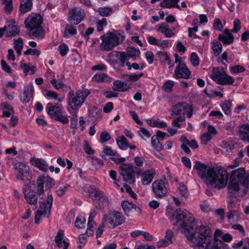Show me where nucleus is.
Returning <instances> with one entry per match:
<instances>
[{
	"mask_svg": "<svg viewBox=\"0 0 249 249\" xmlns=\"http://www.w3.org/2000/svg\"><path fill=\"white\" fill-rule=\"evenodd\" d=\"M194 168L199 176L204 179L206 183L213 188L221 189L226 184L227 171L221 168L209 167L199 161H196Z\"/></svg>",
	"mask_w": 249,
	"mask_h": 249,
	"instance_id": "1",
	"label": "nucleus"
},
{
	"mask_svg": "<svg viewBox=\"0 0 249 249\" xmlns=\"http://www.w3.org/2000/svg\"><path fill=\"white\" fill-rule=\"evenodd\" d=\"M227 174L228 194L230 197H236L239 196L240 191L243 187L244 192L246 193L249 184V173L244 168H239ZM227 181H226V183Z\"/></svg>",
	"mask_w": 249,
	"mask_h": 249,
	"instance_id": "2",
	"label": "nucleus"
},
{
	"mask_svg": "<svg viewBox=\"0 0 249 249\" xmlns=\"http://www.w3.org/2000/svg\"><path fill=\"white\" fill-rule=\"evenodd\" d=\"M212 231L208 226L201 225L197 228L195 233L189 231L185 235L192 243L195 249H205L209 241H212Z\"/></svg>",
	"mask_w": 249,
	"mask_h": 249,
	"instance_id": "3",
	"label": "nucleus"
},
{
	"mask_svg": "<svg viewBox=\"0 0 249 249\" xmlns=\"http://www.w3.org/2000/svg\"><path fill=\"white\" fill-rule=\"evenodd\" d=\"M174 218L176 220V223L181 222L179 227V229L185 235L187 233H189V227L193 230L196 226L195 220L193 215L185 210L177 209L173 214L171 220H173Z\"/></svg>",
	"mask_w": 249,
	"mask_h": 249,
	"instance_id": "4",
	"label": "nucleus"
},
{
	"mask_svg": "<svg viewBox=\"0 0 249 249\" xmlns=\"http://www.w3.org/2000/svg\"><path fill=\"white\" fill-rule=\"evenodd\" d=\"M42 17L39 14L32 13L25 20V27L29 30L28 35L38 39H42L44 37V31L41 24L42 22Z\"/></svg>",
	"mask_w": 249,
	"mask_h": 249,
	"instance_id": "5",
	"label": "nucleus"
},
{
	"mask_svg": "<svg viewBox=\"0 0 249 249\" xmlns=\"http://www.w3.org/2000/svg\"><path fill=\"white\" fill-rule=\"evenodd\" d=\"M119 169L120 174L123 177L124 180L129 184H132L135 181V172L138 174L141 173L140 169L130 163L122 164Z\"/></svg>",
	"mask_w": 249,
	"mask_h": 249,
	"instance_id": "6",
	"label": "nucleus"
},
{
	"mask_svg": "<svg viewBox=\"0 0 249 249\" xmlns=\"http://www.w3.org/2000/svg\"><path fill=\"white\" fill-rule=\"evenodd\" d=\"M211 77L218 84L232 85L234 82V79L228 75L223 68H213Z\"/></svg>",
	"mask_w": 249,
	"mask_h": 249,
	"instance_id": "7",
	"label": "nucleus"
},
{
	"mask_svg": "<svg viewBox=\"0 0 249 249\" xmlns=\"http://www.w3.org/2000/svg\"><path fill=\"white\" fill-rule=\"evenodd\" d=\"M53 202V196L48 195L46 202H39V208L35 215V222L36 224L39 223L42 216L49 217Z\"/></svg>",
	"mask_w": 249,
	"mask_h": 249,
	"instance_id": "8",
	"label": "nucleus"
},
{
	"mask_svg": "<svg viewBox=\"0 0 249 249\" xmlns=\"http://www.w3.org/2000/svg\"><path fill=\"white\" fill-rule=\"evenodd\" d=\"M102 43L100 45V49L103 51L111 50L115 46L120 43L119 38L115 33L108 32L101 36Z\"/></svg>",
	"mask_w": 249,
	"mask_h": 249,
	"instance_id": "9",
	"label": "nucleus"
},
{
	"mask_svg": "<svg viewBox=\"0 0 249 249\" xmlns=\"http://www.w3.org/2000/svg\"><path fill=\"white\" fill-rule=\"evenodd\" d=\"M90 94L88 89H83L77 91L75 95L71 96L69 100V104L73 109H76L80 107L85 102L86 97Z\"/></svg>",
	"mask_w": 249,
	"mask_h": 249,
	"instance_id": "10",
	"label": "nucleus"
},
{
	"mask_svg": "<svg viewBox=\"0 0 249 249\" xmlns=\"http://www.w3.org/2000/svg\"><path fill=\"white\" fill-rule=\"evenodd\" d=\"M103 220V222L108 221L113 228L123 224L125 221L123 214L116 211H111L108 214H104Z\"/></svg>",
	"mask_w": 249,
	"mask_h": 249,
	"instance_id": "11",
	"label": "nucleus"
},
{
	"mask_svg": "<svg viewBox=\"0 0 249 249\" xmlns=\"http://www.w3.org/2000/svg\"><path fill=\"white\" fill-rule=\"evenodd\" d=\"M171 111L173 114L176 115H185L186 113L188 117L190 118L193 115V108L191 105L183 102L173 106Z\"/></svg>",
	"mask_w": 249,
	"mask_h": 249,
	"instance_id": "12",
	"label": "nucleus"
},
{
	"mask_svg": "<svg viewBox=\"0 0 249 249\" xmlns=\"http://www.w3.org/2000/svg\"><path fill=\"white\" fill-rule=\"evenodd\" d=\"M85 17L84 10L80 7H75L69 12L68 20L74 25H77L83 20Z\"/></svg>",
	"mask_w": 249,
	"mask_h": 249,
	"instance_id": "13",
	"label": "nucleus"
},
{
	"mask_svg": "<svg viewBox=\"0 0 249 249\" xmlns=\"http://www.w3.org/2000/svg\"><path fill=\"white\" fill-rule=\"evenodd\" d=\"M152 190L156 197L161 198L167 195V189L165 182L161 179L157 180L153 182Z\"/></svg>",
	"mask_w": 249,
	"mask_h": 249,
	"instance_id": "14",
	"label": "nucleus"
},
{
	"mask_svg": "<svg viewBox=\"0 0 249 249\" xmlns=\"http://www.w3.org/2000/svg\"><path fill=\"white\" fill-rule=\"evenodd\" d=\"M24 196L27 203L30 205H36L37 202L38 197L36 193L31 189L30 185L27 184L23 189Z\"/></svg>",
	"mask_w": 249,
	"mask_h": 249,
	"instance_id": "15",
	"label": "nucleus"
},
{
	"mask_svg": "<svg viewBox=\"0 0 249 249\" xmlns=\"http://www.w3.org/2000/svg\"><path fill=\"white\" fill-rule=\"evenodd\" d=\"M190 73L186 64L183 62L179 63L175 70V74L177 78L188 79Z\"/></svg>",
	"mask_w": 249,
	"mask_h": 249,
	"instance_id": "16",
	"label": "nucleus"
},
{
	"mask_svg": "<svg viewBox=\"0 0 249 249\" xmlns=\"http://www.w3.org/2000/svg\"><path fill=\"white\" fill-rule=\"evenodd\" d=\"M218 40L221 41L224 45H229L233 43L234 36L231 33L230 30L227 28L225 29L222 34L219 35Z\"/></svg>",
	"mask_w": 249,
	"mask_h": 249,
	"instance_id": "17",
	"label": "nucleus"
},
{
	"mask_svg": "<svg viewBox=\"0 0 249 249\" xmlns=\"http://www.w3.org/2000/svg\"><path fill=\"white\" fill-rule=\"evenodd\" d=\"M238 133L240 139L249 142V124H243L239 126Z\"/></svg>",
	"mask_w": 249,
	"mask_h": 249,
	"instance_id": "18",
	"label": "nucleus"
},
{
	"mask_svg": "<svg viewBox=\"0 0 249 249\" xmlns=\"http://www.w3.org/2000/svg\"><path fill=\"white\" fill-rule=\"evenodd\" d=\"M121 205L125 215L127 216H132L134 211H136L137 209L141 211V210L138 207H137L136 205L127 201H123L122 202Z\"/></svg>",
	"mask_w": 249,
	"mask_h": 249,
	"instance_id": "19",
	"label": "nucleus"
},
{
	"mask_svg": "<svg viewBox=\"0 0 249 249\" xmlns=\"http://www.w3.org/2000/svg\"><path fill=\"white\" fill-rule=\"evenodd\" d=\"M16 169L18 171V173L17 175V178L18 179L24 180V174L29 173V167L23 162H18L16 165Z\"/></svg>",
	"mask_w": 249,
	"mask_h": 249,
	"instance_id": "20",
	"label": "nucleus"
},
{
	"mask_svg": "<svg viewBox=\"0 0 249 249\" xmlns=\"http://www.w3.org/2000/svg\"><path fill=\"white\" fill-rule=\"evenodd\" d=\"M47 111L52 119H54L60 113H62V107L60 106H53L52 103L47 105Z\"/></svg>",
	"mask_w": 249,
	"mask_h": 249,
	"instance_id": "21",
	"label": "nucleus"
},
{
	"mask_svg": "<svg viewBox=\"0 0 249 249\" xmlns=\"http://www.w3.org/2000/svg\"><path fill=\"white\" fill-rule=\"evenodd\" d=\"M155 170L150 169L145 171L142 175V182L143 185H148L152 181L155 175Z\"/></svg>",
	"mask_w": 249,
	"mask_h": 249,
	"instance_id": "22",
	"label": "nucleus"
},
{
	"mask_svg": "<svg viewBox=\"0 0 249 249\" xmlns=\"http://www.w3.org/2000/svg\"><path fill=\"white\" fill-rule=\"evenodd\" d=\"M30 162L33 165L43 171L47 170L48 165L44 160L32 158L30 160Z\"/></svg>",
	"mask_w": 249,
	"mask_h": 249,
	"instance_id": "23",
	"label": "nucleus"
},
{
	"mask_svg": "<svg viewBox=\"0 0 249 249\" xmlns=\"http://www.w3.org/2000/svg\"><path fill=\"white\" fill-rule=\"evenodd\" d=\"M34 91V89L32 85H30L26 87L23 92V95L21 98L22 102L23 103L29 102Z\"/></svg>",
	"mask_w": 249,
	"mask_h": 249,
	"instance_id": "24",
	"label": "nucleus"
},
{
	"mask_svg": "<svg viewBox=\"0 0 249 249\" xmlns=\"http://www.w3.org/2000/svg\"><path fill=\"white\" fill-rule=\"evenodd\" d=\"M157 31L164 34L165 36L167 37H170L175 36V33L172 30L168 28V26L165 23L160 24Z\"/></svg>",
	"mask_w": 249,
	"mask_h": 249,
	"instance_id": "25",
	"label": "nucleus"
},
{
	"mask_svg": "<svg viewBox=\"0 0 249 249\" xmlns=\"http://www.w3.org/2000/svg\"><path fill=\"white\" fill-rule=\"evenodd\" d=\"M140 50L133 47H128L127 49L126 52L124 53V55L128 59L131 58L135 60L140 57Z\"/></svg>",
	"mask_w": 249,
	"mask_h": 249,
	"instance_id": "26",
	"label": "nucleus"
},
{
	"mask_svg": "<svg viewBox=\"0 0 249 249\" xmlns=\"http://www.w3.org/2000/svg\"><path fill=\"white\" fill-rule=\"evenodd\" d=\"M129 88V86L121 81L116 80L113 83V89L115 91L124 92L127 91Z\"/></svg>",
	"mask_w": 249,
	"mask_h": 249,
	"instance_id": "27",
	"label": "nucleus"
},
{
	"mask_svg": "<svg viewBox=\"0 0 249 249\" xmlns=\"http://www.w3.org/2000/svg\"><path fill=\"white\" fill-rule=\"evenodd\" d=\"M111 79L107 74L102 73H97L92 77V81L96 82H110Z\"/></svg>",
	"mask_w": 249,
	"mask_h": 249,
	"instance_id": "28",
	"label": "nucleus"
},
{
	"mask_svg": "<svg viewBox=\"0 0 249 249\" xmlns=\"http://www.w3.org/2000/svg\"><path fill=\"white\" fill-rule=\"evenodd\" d=\"M32 2L31 0H20L19 10L25 13L31 10Z\"/></svg>",
	"mask_w": 249,
	"mask_h": 249,
	"instance_id": "29",
	"label": "nucleus"
},
{
	"mask_svg": "<svg viewBox=\"0 0 249 249\" xmlns=\"http://www.w3.org/2000/svg\"><path fill=\"white\" fill-rule=\"evenodd\" d=\"M207 247L205 249H222V247L223 245V242L217 238H214V241H209L208 243Z\"/></svg>",
	"mask_w": 249,
	"mask_h": 249,
	"instance_id": "30",
	"label": "nucleus"
},
{
	"mask_svg": "<svg viewBox=\"0 0 249 249\" xmlns=\"http://www.w3.org/2000/svg\"><path fill=\"white\" fill-rule=\"evenodd\" d=\"M179 0H164L160 2V6L163 8L176 7L180 9L179 6L178 4Z\"/></svg>",
	"mask_w": 249,
	"mask_h": 249,
	"instance_id": "31",
	"label": "nucleus"
},
{
	"mask_svg": "<svg viewBox=\"0 0 249 249\" xmlns=\"http://www.w3.org/2000/svg\"><path fill=\"white\" fill-rule=\"evenodd\" d=\"M0 106L3 110L2 115L3 117H9L12 114H14L13 108L10 105L6 103H2Z\"/></svg>",
	"mask_w": 249,
	"mask_h": 249,
	"instance_id": "32",
	"label": "nucleus"
},
{
	"mask_svg": "<svg viewBox=\"0 0 249 249\" xmlns=\"http://www.w3.org/2000/svg\"><path fill=\"white\" fill-rule=\"evenodd\" d=\"M109 200L107 197L104 194L99 198L96 200L95 202L96 207L100 209H103L104 208V205H109Z\"/></svg>",
	"mask_w": 249,
	"mask_h": 249,
	"instance_id": "33",
	"label": "nucleus"
},
{
	"mask_svg": "<svg viewBox=\"0 0 249 249\" xmlns=\"http://www.w3.org/2000/svg\"><path fill=\"white\" fill-rule=\"evenodd\" d=\"M212 49L215 56L219 55L222 51V45L218 41H213L212 43Z\"/></svg>",
	"mask_w": 249,
	"mask_h": 249,
	"instance_id": "34",
	"label": "nucleus"
},
{
	"mask_svg": "<svg viewBox=\"0 0 249 249\" xmlns=\"http://www.w3.org/2000/svg\"><path fill=\"white\" fill-rule=\"evenodd\" d=\"M6 29L8 36H15L19 33V29L17 25H9L8 27H6Z\"/></svg>",
	"mask_w": 249,
	"mask_h": 249,
	"instance_id": "35",
	"label": "nucleus"
},
{
	"mask_svg": "<svg viewBox=\"0 0 249 249\" xmlns=\"http://www.w3.org/2000/svg\"><path fill=\"white\" fill-rule=\"evenodd\" d=\"M157 55L159 57L160 61L162 62H165L168 65L171 64L169 56L166 52L159 51L157 53Z\"/></svg>",
	"mask_w": 249,
	"mask_h": 249,
	"instance_id": "36",
	"label": "nucleus"
},
{
	"mask_svg": "<svg viewBox=\"0 0 249 249\" xmlns=\"http://www.w3.org/2000/svg\"><path fill=\"white\" fill-rule=\"evenodd\" d=\"M230 211L228 213V218L229 220L233 221H237L240 217V213L238 211L231 210L229 208Z\"/></svg>",
	"mask_w": 249,
	"mask_h": 249,
	"instance_id": "37",
	"label": "nucleus"
},
{
	"mask_svg": "<svg viewBox=\"0 0 249 249\" xmlns=\"http://www.w3.org/2000/svg\"><path fill=\"white\" fill-rule=\"evenodd\" d=\"M151 143L152 146L155 149L158 151H160L162 149V146L161 143L160 142L158 137L155 136H153L151 138Z\"/></svg>",
	"mask_w": 249,
	"mask_h": 249,
	"instance_id": "38",
	"label": "nucleus"
},
{
	"mask_svg": "<svg viewBox=\"0 0 249 249\" xmlns=\"http://www.w3.org/2000/svg\"><path fill=\"white\" fill-rule=\"evenodd\" d=\"M116 142L119 148L124 149V148L128 146L126 139L123 135L118 137L116 139Z\"/></svg>",
	"mask_w": 249,
	"mask_h": 249,
	"instance_id": "39",
	"label": "nucleus"
},
{
	"mask_svg": "<svg viewBox=\"0 0 249 249\" xmlns=\"http://www.w3.org/2000/svg\"><path fill=\"white\" fill-rule=\"evenodd\" d=\"M89 196L91 197H95L97 199L99 198L104 193L97 188H91L89 190Z\"/></svg>",
	"mask_w": 249,
	"mask_h": 249,
	"instance_id": "40",
	"label": "nucleus"
},
{
	"mask_svg": "<svg viewBox=\"0 0 249 249\" xmlns=\"http://www.w3.org/2000/svg\"><path fill=\"white\" fill-rule=\"evenodd\" d=\"M68 33L71 35H75L76 34V30L73 27V26L71 24H67L66 25L65 30L64 33V36L65 37H69V36Z\"/></svg>",
	"mask_w": 249,
	"mask_h": 249,
	"instance_id": "41",
	"label": "nucleus"
},
{
	"mask_svg": "<svg viewBox=\"0 0 249 249\" xmlns=\"http://www.w3.org/2000/svg\"><path fill=\"white\" fill-rule=\"evenodd\" d=\"M40 179L42 180V183L45 184V187L47 189H50L53 185V179L48 176L39 177Z\"/></svg>",
	"mask_w": 249,
	"mask_h": 249,
	"instance_id": "42",
	"label": "nucleus"
},
{
	"mask_svg": "<svg viewBox=\"0 0 249 249\" xmlns=\"http://www.w3.org/2000/svg\"><path fill=\"white\" fill-rule=\"evenodd\" d=\"M2 4L4 5L3 9L5 12L10 13L13 10L12 0H1Z\"/></svg>",
	"mask_w": 249,
	"mask_h": 249,
	"instance_id": "43",
	"label": "nucleus"
},
{
	"mask_svg": "<svg viewBox=\"0 0 249 249\" xmlns=\"http://www.w3.org/2000/svg\"><path fill=\"white\" fill-rule=\"evenodd\" d=\"M231 100L226 101L224 104L221 105L223 111L227 115H229L231 113L230 109L231 107Z\"/></svg>",
	"mask_w": 249,
	"mask_h": 249,
	"instance_id": "44",
	"label": "nucleus"
},
{
	"mask_svg": "<svg viewBox=\"0 0 249 249\" xmlns=\"http://www.w3.org/2000/svg\"><path fill=\"white\" fill-rule=\"evenodd\" d=\"M178 192L182 197L186 198L188 196V191L186 186L183 183L179 184L178 187Z\"/></svg>",
	"mask_w": 249,
	"mask_h": 249,
	"instance_id": "45",
	"label": "nucleus"
},
{
	"mask_svg": "<svg viewBox=\"0 0 249 249\" xmlns=\"http://www.w3.org/2000/svg\"><path fill=\"white\" fill-rule=\"evenodd\" d=\"M98 12L100 15L103 17H107L112 11V9L109 7H105L99 8Z\"/></svg>",
	"mask_w": 249,
	"mask_h": 249,
	"instance_id": "46",
	"label": "nucleus"
},
{
	"mask_svg": "<svg viewBox=\"0 0 249 249\" xmlns=\"http://www.w3.org/2000/svg\"><path fill=\"white\" fill-rule=\"evenodd\" d=\"M174 85V82L171 80H168L163 85V89L166 92H171Z\"/></svg>",
	"mask_w": 249,
	"mask_h": 249,
	"instance_id": "47",
	"label": "nucleus"
},
{
	"mask_svg": "<svg viewBox=\"0 0 249 249\" xmlns=\"http://www.w3.org/2000/svg\"><path fill=\"white\" fill-rule=\"evenodd\" d=\"M185 121L184 115H180V116L174 119L172 121V125L174 126L178 127V128L181 127V124L179 123L183 122Z\"/></svg>",
	"mask_w": 249,
	"mask_h": 249,
	"instance_id": "48",
	"label": "nucleus"
},
{
	"mask_svg": "<svg viewBox=\"0 0 249 249\" xmlns=\"http://www.w3.org/2000/svg\"><path fill=\"white\" fill-rule=\"evenodd\" d=\"M64 237V233L62 231H59L55 237V242L56 246L60 248L61 247L62 240Z\"/></svg>",
	"mask_w": 249,
	"mask_h": 249,
	"instance_id": "49",
	"label": "nucleus"
},
{
	"mask_svg": "<svg viewBox=\"0 0 249 249\" xmlns=\"http://www.w3.org/2000/svg\"><path fill=\"white\" fill-rule=\"evenodd\" d=\"M42 182H42V179H40L39 177L38 178L37 181H36V184H37L36 191H37V194L38 195H41L44 194V188H43L44 184Z\"/></svg>",
	"mask_w": 249,
	"mask_h": 249,
	"instance_id": "50",
	"label": "nucleus"
},
{
	"mask_svg": "<svg viewBox=\"0 0 249 249\" xmlns=\"http://www.w3.org/2000/svg\"><path fill=\"white\" fill-rule=\"evenodd\" d=\"M86 224V219L85 217H77L75 221V225L78 228L85 227Z\"/></svg>",
	"mask_w": 249,
	"mask_h": 249,
	"instance_id": "51",
	"label": "nucleus"
},
{
	"mask_svg": "<svg viewBox=\"0 0 249 249\" xmlns=\"http://www.w3.org/2000/svg\"><path fill=\"white\" fill-rule=\"evenodd\" d=\"M172 243L173 242L170 241V240H167L165 238L161 239L157 242V246L159 248L166 247Z\"/></svg>",
	"mask_w": 249,
	"mask_h": 249,
	"instance_id": "52",
	"label": "nucleus"
},
{
	"mask_svg": "<svg viewBox=\"0 0 249 249\" xmlns=\"http://www.w3.org/2000/svg\"><path fill=\"white\" fill-rule=\"evenodd\" d=\"M230 71L233 73L242 72L245 71L244 67L240 65H236L230 67Z\"/></svg>",
	"mask_w": 249,
	"mask_h": 249,
	"instance_id": "53",
	"label": "nucleus"
},
{
	"mask_svg": "<svg viewBox=\"0 0 249 249\" xmlns=\"http://www.w3.org/2000/svg\"><path fill=\"white\" fill-rule=\"evenodd\" d=\"M103 153L107 156H115L116 155L117 152L116 151L112 150L110 147L107 146H104L103 148Z\"/></svg>",
	"mask_w": 249,
	"mask_h": 249,
	"instance_id": "54",
	"label": "nucleus"
},
{
	"mask_svg": "<svg viewBox=\"0 0 249 249\" xmlns=\"http://www.w3.org/2000/svg\"><path fill=\"white\" fill-rule=\"evenodd\" d=\"M190 61L194 66H198L199 64L198 57L195 53H191Z\"/></svg>",
	"mask_w": 249,
	"mask_h": 249,
	"instance_id": "55",
	"label": "nucleus"
},
{
	"mask_svg": "<svg viewBox=\"0 0 249 249\" xmlns=\"http://www.w3.org/2000/svg\"><path fill=\"white\" fill-rule=\"evenodd\" d=\"M100 110L98 108L94 106L90 108L89 110V115L90 117H95L96 116L99 112H100Z\"/></svg>",
	"mask_w": 249,
	"mask_h": 249,
	"instance_id": "56",
	"label": "nucleus"
},
{
	"mask_svg": "<svg viewBox=\"0 0 249 249\" xmlns=\"http://www.w3.org/2000/svg\"><path fill=\"white\" fill-rule=\"evenodd\" d=\"M84 149L85 152L89 155H92L94 154V151L91 148L89 142L87 141L84 142Z\"/></svg>",
	"mask_w": 249,
	"mask_h": 249,
	"instance_id": "57",
	"label": "nucleus"
},
{
	"mask_svg": "<svg viewBox=\"0 0 249 249\" xmlns=\"http://www.w3.org/2000/svg\"><path fill=\"white\" fill-rule=\"evenodd\" d=\"M25 55H32L39 56L40 54V52L37 49H33L31 48L27 49L24 52Z\"/></svg>",
	"mask_w": 249,
	"mask_h": 249,
	"instance_id": "58",
	"label": "nucleus"
},
{
	"mask_svg": "<svg viewBox=\"0 0 249 249\" xmlns=\"http://www.w3.org/2000/svg\"><path fill=\"white\" fill-rule=\"evenodd\" d=\"M211 139V134L210 133H205L201 137V143L206 144Z\"/></svg>",
	"mask_w": 249,
	"mask_h": 249,
	"instance_id": "59",
	"label": "nucleus"
},
{
	"mask_svg": "<svg viewBox=\"0 0 249 249\" xmlns=\"http://www.w3.org/2000/svg\"><path fill=\"white\" fill-rule=\"evenodd\" d=\"M111 137L108 133L107 132L104 131L101 133L100 135V141L101 142H106L110 140Z\"/></svg>",
	"mask_w": 249,
	"mask_h": 249,
	"instance_id": "60",
	"label": "nucleus"
},
{
	"mask_svg": "<svg viewBox=\"0 0 249 249\" xmlns=\"http://www.w3.org/2000/svg\"><path fill=\"white\" fill-rule=\"evenodd\" d=\"M54 119L64 124H67L69 122L68 118L66 116L62 115L61 113H60Z\"/></svg>",
	"mask_w": 249,
	"mask_h": 249,
	"instance_id": "61",
	"label": "nucleus"
},
{
	"mask_svg": "<svg viewBox=\"0 0 249 249\" xmlns=\"http://www.w3.org/2000/svg\"><path fill=\"white\" fill-rule=\"evenodd\" d=\"M95 222H93V223H91V222L88 221V228L86 231V234L88 236H90L92 235L93 233V227L94 225H95Z\"/></svg>",
	"mask_w": 249,
	"mask_h": 249,
	"instance_id": "62",
	"label": "nucleus"
},
{
	"mask_svg": "<svg viewBox=\"0 0 249 249\" xmlns=\"http://www.w3.org/2000/svg\"><path fill=\"white\" fill-rule=\"evenodd\" d=\"M223 27L220 20L218 18L215 19L213 25V28L214 29L221 31Z\"/></svg>",
	"mask_w": 249,
	"mask_h": 249,
	"instance_id": "63",
	"label": "nucleus"
},
{
	"mask_svg": "<svg viewBox=\"0 0 249 249\" xmlns=\"http://www.w3.org/2000/svg\"><path fill=\"white\" fill-rule=\"evenodd\" d=\"M14 45L15 49H18V50H22L23 48L22 39L21 38H19L17 40H15Z\"/></svg>",
	"mask_w": 249,
	"mask_h": 249,
	"instance_id": "64",
	"label": "nucleus"
}]
</instances>
